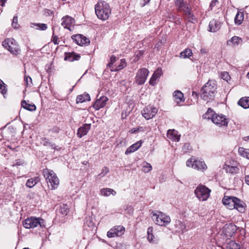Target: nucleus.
<instances>
[{
    "mask_svg": "<svg viewBox=\"0 0 249 249\" xmlns=\"http://www.w3.org/2000/svg\"><path fill=\"white\" fill-rule=\"evenodd\" d=\"M82 35H77L71 36L73 41L78 45L81 46L83 43L82 42Z\"/></svg>",
    "mask_w": 249,
    "mask_h": 249,
    "instance_id": "a19ab883",
    "label": "nucleus"
},
{
    "mask_svg": "<svg viewBox=\"0 0 249 249\" xmlns=\"http://www.w3.org/2000/svg\"><path fill=\"white\" fill-rule=\"evenodd\" d=\"M34 26H36L38 27V28L37 29H39L42 31H45L46 30L48 27L47 24L44 23H31L30 27L31 28H34Z\"/></svg>",
    "mask_w": 249,
    "mask_h": 249,
    "instance_id": "4c0bfd02",
    "label": "nucleus"
},
{
    "mask_svg": "<svg viewBox=\"0 0 249 249\" xmlns=\"http://www.w3.org/2000/svg\"><path fill=\"white\" fill-rule=\"evenodd\" d=\"M117 59L118 58L115 55H111L110 58V62L107 64V67H109L110 70L112 69V67L115 68V65H113V64Z\"/></svg>",
    "mask_w": 249,
    "mask_h": 249,
    "instance_id": "37998d69",
    "label": "nucleus"
},
{
    "mask_svg": "<svg viewBox=\"0 0 249 249\" xmlns=\"http://www.w3.org/2000/svg\"><path fill=\"white\" fill-rule=\"evenodd\" d=\"M43 221L40 218L31 217L23 221V225L26 229L35 228L39 225L42 226Z\"/></svg>",
    "mask_w": 249,
    "mask_h": 249,
    "instance_id": "6e6552de",
    "label": "nucleus"
},
{
    "mask_svg": "<svg viewBox=\"0 0 249 249\" xmlns=\"http://www.w3.org/2000/svg\"><path fill=\"white\" fill-rule=\"evenodd\" d=\"M21 106L25 109L29 111H35L36 109V107L35 104H29L25 100L21 101Z\"/></svg>",
    "mask_w": 249,
    "mask_h": 249,
    "instance_id": "bb28decb",
    "label": "nucleus"
},
{
    "mask_svg": "<svg viewBox=\"0 0 249 249\" xmlns=\"http://www.w3.org/2000/svg\"><path fill=\"white\" fill-rule=\"evenodd\" d=\"M224 168L225 169L227 173H229L231 174H236L239 170V168L236 166L227 164L225 165Z\"/></svg>",
    "mask_w": 249,
    "mask_h": 249,
    "instance_id": "a878e982",
    "label": "nucleus"
},
{
    "mask_svg": "<svg viewBox=\"0 0 249 249\" xmlns=\"http://www.w3.org/2000/svg\"><path fill=\"white\" fill-rule=\"evenodd\" d=\"M44 14L45 16H51L54 14V12L51 10L45 9L44 10Z\"/></svg>",
    "mask_w": 249,
    "mask_h": 249,
    "instance_id": "5fc2aeb1",
    "label": "nucleus"
},
{
    "mask_svg": "<svg viewBox=\"0 0 249 249\" xmlns=\"http://www.w3.org/2000/svg\"><path fill=\"white\" fill-rule=\"evenodd\" d=\"M143 52L142 51H138L135 53L134 61H137L140 58L141 56L142 55Z\"/></svg>",
    "mask_w": 249,
    "mask_h": 249,
    "instance_id": "8fccbe9b",
    "label": "nucleus"
},
{
    "mask_svg": "<svg viewBox=\"0 0 249 249\" xmlns=\"http://www.w3.org/2000/svg\"><path fill=\"white\" fill-rule=\"evenodd\" d=\"M90 100L89 94L84 93L83 94L78 95L76 98V103H82L86 101H89Z\"/></svg>",
    "mask_w": 249,
    "mask_h": 249,
    "instance_id": "393cba45",
    "label": "nucleus"
},
{
    "mask_svg": "<svg viewBox=\"0 0 249 249\" xmlns=\"http://www.w3.org/2000/svg\"><path fill=\"white\" fill-rule=\"evenodd\" d=\"M180 57L183 58H186L187 57H189L192 55V51L190 49H186L183 52H182L180 53Z\"/></svg>",
    "mask_w": 249,
    "mask_h": 249,
    "instance_id": "58836bf2",
    "label": "nucleus"
},
{
    "mask_svg": "<svg viewBox=\"0 0 249 249\" xmlns=\"http://www.w3.org/2000/svg\"><path fill=\"white\" fill-rule=\"evenodd\" d=\"M42 143L43 145L50 147L51 149H54L56 150H58L59 149L58 146L55 145L54 143L50 142L46 138L42 140Z\"/></svg>",
    "mask_w": 249,
    "mask_h": 249,
    "instance_id": "473e14b6",
    "label": "nucleus"
},
{
    "mask_svg": "<svg viewBox=\"0 0 249 249\" xmlns=\"http://www.w3.org/2000/svg\"><path fill=\"white\" fill-rule=\"evenodd\" d=\"M237 230L236 225L230 223L226 224L223 228V231L227 237H232Z\"/></svg>",
    "mask_w": 249,
    "mask_h": 249,
    "instance_id": "f8f14e48",
    "label": "nucleus"
},
{
    "mask_svg": "<svg viewBox=\"0 0 249 249\" xmlns=\"http://www.w3.org/2000/svg\"><path fill=\"white\" fill-rule=\"evenodd\" d=\"M245 180L246 183L249 185V175L245 177Z\"/></svg>",
    "mask_w": 249,
    "mask_h": 249,
    "instance_id": "e2e57ef3",
    "label": "nucleus"
},
{
    "mask_svg": "<svg viewBox=\"0 0 249 249\" xmlns=\"http://www.w3.org/2000/svg\"><path fill=\"white\" fill-rule=\"evenodd\" d=\"M59 129L58 128V127H53L51 131L53 132H54V133H59Z\"/></svg>",
    "mask_w": 249,
    "mask_h": 249,
    "instance_id": "052dcab7",
    "label": "nucleus"
},
{
    "mask_svg": "<svg viewBox=\"0 0 249 249\" xmlns=\"http://www.w3.org/2000/svg\"><path fill=\"white\" fill-rule=\"evenodd\" d=\"M6 1V0H0V5L2 6H3L4 5V4H5Z\"/></svg>",
    "mask_w": 249,
    "mask_h": 249,
    "instance_id": "0e129e2a",
    "label": "nucleus"
},
{
    "mask_svg": "<svg viewBox=\"0 0 249 249\" xmlns=\"http://www.w3.org/2000/svg\"><path fill=\"white\" fill-rule=\"evenodd\" d=\"M242 41L241 38L237 36H233L230 40L227 41V45L229 46H235L241 44Z\"/></svg>",
    "mask_w": 249,
    "mask_h": 249,
    "instance_id": "5701e85b",
    "label": "nucleus"
},
{
    "mask_svg": "<svg viewBox=\"0 0 249 249\" xmlns=\"http://www.w3.org/2000/svg\"><path fill=\"white\" fill-rule=\"evenodd\" d=\"M2 46L13 54L18 55L20 53L19 47L14 38L5 39L2 42Z\"/></svg>",
    "mask_w": 249,
    "mask_h": 249,
    "instance_id": "423d86ee",
    "label": "nucleus"
},
{
    "mask_svg": "<svg viewBox=\"0 0 249 249\" xmlns=\"http://www.w3.org/2000/svg\"><path fill=\"white\" fill-rule=\"evenodd\" d=\"M113 229H115V232L117 236H121L122 235L124 231V228L122 226H117L113 228Z\"/></svg>",
    "mask_w": 249,
    "mask_h": 249,
    "instance_id": "ea45409f",
    "label": "nucleus"
},
{
    "mask_svg": "<svg viewBox=\"0 0 249 249\" xmlns=\"http://www.w3.org/2000/svg\"><path fill=\"white\" fill-rule=\"evenodd\" d=\"M148 73L149 71L147 69L142 68L140 69L138 71L135 77L136 82L138 85L143 84L147 79Z\"/></svg>",
    "mask_w": 249,
    "mask_h": 249,
    "instance_id": "1a4fd4ad",
    "label": "nucleus"
},
{
    "mask_svg": "<svg viewBox=\"0 0 249 249\" xmlns=\"http://www.w3.org/2000/svg\"><path fill=\"white\" fill-rule=\"evenodd\" d=\"M207 166L204 161L196 160L194 161L193 168L198 170L203 171L207 169Z\"/></svg>",
    "mask_w": 249,
    "mask_h": 249,
    "instance_id": "a211bd4d",
    "label": "nucleus"
},
{
    "mask_svg": "<svg viewBox=\"0 0 249 249\" xmlns=\"http://www.w3.org/2000/svg\"><path fill=\"white\" fill-rule=\"evenodd\" d=\"M227 249H240V245L233 241H231L226 245Z\"/></svg>",
    "mask_w": 249,
    "mask_h": 249,
    "instance_id": "72a5a7b5",
    "label": "nucleus"
},
{
    "mask_svg": "<svg viewBox=\"0 0 249 249\" xmlns=\"http://www.w3.org/2000/svg\"><path fill=\"white\" fill-rule=\"evenodd\" d=\"M109 172V169L107 167H104L103 169H102V174H104L103 176L105 175L106 174H107L108 172Z\"/></svg>",
    "mask_w": 249,
    "mask_h": 249,
    "instance_id": "bf43d9fd",
    "label": "nucleus"
},
{
    "mask_svg": "<svg viewBox=\"0 0 249 249\" xmlns=\"http://www.w3.org/2000/svg\"><path fill=\"white\" fill-rule=\"evenodd\" d=\"M212 122L220 126H227L228 124V121L226 116L222 114H215L212 118Z\"/></svg>",
    "mask_w": 249,
    "mask_h": 249,
    "instance_id": "9b49d317",
    "label": "nucleus"
},
{
    "mask_svg": "<svg viewBox=\"0 0 249 249\" xmlns=\"http://www.w3.org/2000/svg\"><path fill=\"white\" fill-rule=\"evenodd\" d=\"M195 160L194 159L191 158L189 160H187L186 161V165L188 167H191L193 168V165H194V161Z\"/></svg>",
    "mask_w": 249,
    "mask_h": 249,
    "instance_id": "4d7b16f0",
    "label": "nucleus"
},
{
    "mask_svg": "<svg viewBox=\"0 0 249 249\" xmlns=\"http://www.w3.org/2000/svg\"><path fill=\"white\" fill-rule=\"evenodd\" d=\"M238 152L242 156L246 157L247 159H249V154L246 151H245V150L244 148L239 147L238 149Z\"/></svg>",
    "mask_w": 249,
    "mask_h": 249,
    "instance_id": "49530a36",
    "label": "nucleus"
},
{
    "mask_svg": "<svg viewBox=\"0 0 249 249\" xmlns=\"http://www.w3.org/2000/svg\"><path fill=\"white\" fill-rule=\"evenodd\" d=\"M95 11L97 17L103 20L107 19L111 14L110 6L106 1H99L95 5Z\"/></svg>",
    "mask_w": 249,
    "mask_h": 249,
    "instance_id": "7ed1b4c3",
    "label": "nucleus"
},
{
    "mask_svg": "<svg viewBox=\"0 0 249 249\" xmlns=\"http://www.w3.org/2000/svg\"><path fill=\"white\" fill-rule=\"evenodd\" d=\"M221 77L223 79L226 80L227 82L230 79V76L229 73L226 71L221 73Z\"/></svg>",
    "mask_w": 249,
    "mask_h": 249,
    "instance_id": "3c124183",
    "label": "nucleus"
},
{
    "mask_svg": "<svg viewBox=\"0 0 249 249\" xmlns=\"http://www.w3.org/2000/svg\"><path fill=\"white\" fill-rule=\"evenodd\" d=\"M200 52L201 53H207V51H206V49H204V48L201 49Z\"/></svg>",
    "mask_w": 249,
    "mask_h": 249,
    "instance_id": "69168bd1",
    "label": "nucleus"
},
{
    "mask_svg": "<svg viewBox=\"0 0 249 249\" xmlns=\"http://www.w3.org/2000/svg\"><path fill=\"white\" fill-rule=\"evenodd\" d=\"M42 173L48 187H51L52 190L56 189L59 184V180L56 174L53 170L47 168L44 169Z\"/></svg>",
    "mask_w": 249,
    "mask_h": 249,
    "instance_id": "20e7f679",
    "label": "nucleus"
},
{
    "mask_svg": "<svg viewBox=\"0 0 249 249\" xmlns=\"http://www.w3.org/2000/svg\"><path fill=\"white\" fill-rule=\"evenodd\" d=\"M126 66V63L125 62V60L124 59H122L120 61V63L119 65L115 64V68L112 67V69H111V71H119L124 67H125Z\"/></svg>",
    "mask_w": 249,
    "mask_h": 249,
    "instance_id": "c756f323",
    "label": "nucleus"
},
{
    "mask_svg": "<svg viewBox=\"0 0 249 249\" xmlns=\"http://www.w3.org/2000/svg\"><path fill=\"white\" fill-rule=\"evenodd\" d=\"M59 212L62 214L66 215L69 212V207L67 204H62L59 207Z\"/></svg>",
    "mask_w": 249,
    "mask_h": 249,
    "instance_id": "f704fd0d",
    "label": "nucleus"
},
{
    "mask_svg": "<svg viewBox=\"0 0 249 249\" xmlns=\"http://www.w3.org/2000/svg\"><path fill=\"white\" fill-rule=\"evenodd\" d=\"M150 0H143V1L144 2L142 4V6H144L145 5V4L146 3H147L148 2H149Z\"/></svg>",
    "mask_w": 249,
    "mask_h": 249,
    "instance_id": "338daca9",
    "label": "nucleus"
},
{
    "mask_svg": "<svg viewBox=\"0 0 249 249\" xmlns=\"http://www.w3.org/2000/svg\"><path fill=\"white\" fill-rule=\"evenodd\" d=\"M115 230V229H113V228L111 229L107 233V237L109 238H112L117 236Z\"/></svg>",
    "mask_w": 249,
    "mask_h": 249,
    "instance_id": "09e8293b",
    "label": "nucleus"
},
{
    "mask_svg": "<svg viewBox=\"0 0 249 249\" xmlns=\"http://www.w3.org/2000/svg\"><path fill=\"white\" fill-rule=\"evenodd\" d=\"M101 194L102 196H108L112 194L114 196L116 194V192L110 188H104L101 190Z\"/></svg>",
    "mask_w": 249,
    "mask_h": 249,
    "instance_id": "2f4dec72",
    "label": "nucleus"
},
{
    "mask_svg": "<svg viewBox=\"0 0 249 249\" xmlns=\"http://www.w3.org/2000/svg\"><path fill=\"white\" fill-rule=\"evenodd\" d=\"M152 169V166L149 163L146 162H143L142 164V171L144 173H148Z\"/></svg>",
    "mask_w": 249,
    "mask_h": 249,
    "instance_id": "e433bc0d",
    "label": "nucleus"
},
{
    "mask_svg": "<svg viewBox=\"0 0 249 249\" xmlns=\"http://www.w3.org/2000/svg\"><path fill=\"white\" fill-rule=\"evenodd\" d=\"M211 190L205 186L199 185L195 191L196 197L200 201H206L210 197Z\"/></svg>",
    "mask_w": 249,
    "mask_h": 249,
    "instance_id": "0eeeda50",
    "label": "nucleus"
},
{
    "mask_svg": "<svg viewBox=\"0 0 249 249\" xmlns=\"http://www.w3.org/2000/svg\"><path fill=\"white\" fill-rule=\"evenodd\" d=\"M6 85L0 79V92L4 95L7 92Z\"/></svg>",
    "mask_w": 249,
    "mask_h": 249,
    "instance_id": "c03bdc74",
    "label": "nucleus"
},
{
    "mask_svg": "<svg viewBox=\"0 0 249 249\" xmlns=\"http://www.w3.org/2000/svg\"><path fill=\"white\" fill-rule=\"evenodd\" d=\"M108 98L104 96H101L99 98L97 99L93 105V107L96 110H98L100 108L104 107L107 104L108 101Z\"/></svg>",
    "mask_w": 249,
    "mask_h": 249,
    "instance_id": "4468645a",
    "label": "nucleus"
},
{
    "mask_svg": "<svg viewBox=\"0 0 249 249\" xmlns=\"http://www.w3.org/2000/svg\"><path fill=\"white\" fill-rule=\"evenodd\" d=\"M216 89L215 81L209 80L202 88L201 98L207 102L213 100L215 96Z\"/></svg>",
    "mask_w": 249,
    "mask_h": 249,
    "instance_id": "f03ea898",
    "label": "nucleus"
},
{
    "mask_svg": "<svg viewBox=\"0 0 249 249\" xmlns=\"http://www.w3.org/2000/svg\"><path fill=\"white\" fill-rule=\"evenodd\" d=\"M80 58V56L79 54L75 53H66L65 60L72 62L74 60H78Z\"/></svg>",
    "mask_w": 249,
    "mask_h": 249,
    "instance_id": "4be33fe9",
    "label": "nucleus"
},
{
    "mask_svg": "<svg viewBox=\"0 0 249 249\" xmlns=\"http://www.w3.org/2000/svg\"><path fill=\"white\" fill-rule=\"evenodd\" d=\"M12 25L15 29H18L19 27V25L18 24V16H15L13 18V22Z\"/></svg>",
    "mask_w": 249,
    "mask_h": 249,
    "instance_id": "de8ad7c7",
    "label": "nucleus"
},
{
    "mask_svg": "<svg viewBox=\"0 0 249 249\" xmlns=\"http://www.w3.org/2000/svg\"><path fill=\"white\" fill-rule=\"evenodd\" d=\"M162 70L161 68H158L156 71L154 72L152 77L151 78L149 83L151 85L153 84L154 81H155L158 77H159L162 74Z\"/></svg>",
    "mask_w": 249,
    "mask_h": 249,
    "instance_id": "c85d7f7f",
    "label": "nucleus"
},
{
    "mask_svg": "<svg viewBox=\"0 0 249 249\" xmlns=\"http://www.w3.org/2000/svg\"><path fill=\"white\" fill-rule=\"evenodd\" d=\"M220 22L215 20H211L209 25V31L211 32H215L220 28Z\"/></svg>",
    "mask_w": 249,
    "mask_h": 249,
    "instance_id": "f3484780",
    "label": "nucleus"
},
{
    "mask_svg": "<svg viewBox=\"0 0 249 249\" xmlns=\"http://www.w3.org/2000/svg\"><path fill=\"white\" fill-rule=\"evenodd\" d=\"M153 228L151 227L147 229V239L150 242L154 241V236L152 234Z\"/></svg>",
    "mask_w": 249,
    "mask_h": 249,
    "instance_id": "79ce46f5",
    "label": "nucleus"
},
{
    "mask_svg": "<svg viewBox=\"0 0 249 249\" xmlns=\"http://www.w3.org/2000/svg\"><path fill=\"white\" fill-rule=\"evenodd\" d=\"M40 180V178L39 177H36L35 178H31L27 180L26 185L27 187L30 188L35 186L38 182Z\"/></svg>",
    "mask_w": 249,
    "mask_h": 249,
    "instance_id": "b1692460",
    "label": "nucleus"
},
{
    "mask_svg": "<svg viewBox=\"0 0 249 249\" xmlns=\"http://www.w3.org/2000/svg\"><path fill=\"white\" fill-rule=\"evenodd\" d=\"M183 0H176L175 2L176 6L177 7L179 5V3H183Z\"/></svg>",
    "mask_w": 249,
    "mask_h": 249,
    "instance_id": "680f3d73",
    "label": "nucleus"
},
{
    "mask_svg": "<svg viewBox=\"0 0 249 249\" xmlns=\"http://www.w3.org/2000/svg\"><path fill=\"white\" fill-rule=\"evenodd\" d=\"M167 136L168 139L171 140L173 141L178 142L180 139V135L178 134V131L176 130H169L167 133Z\"/></svg>",
    "mask_w": 249,
    "mask_h": 249,
    "instance_id": "dca6fc26",
    "label": "nucleus"
},
{
    "mask_svg": "<svg viewBox=\"0 0 249 249\" xmlns=\"http://www.w3.org/2000/svg\"><path fill=\"white\" fill-rule=\"evenodd\" d=\"M191 149V146L190 144L188 143H186L184 144L182 150L185 153H187L189 152Z\"/></svg>",
    "mask_w": 249,
    "mask_h": 249,
    "instance_id": "603ef678",
    "label": "nucleus"
},
{
    "mask_svg": "<svg viewBox=\"0 0 249 249\" xmlns=\"http://www.w3.org/2000/svg\"><path fill=\"white\" fill-rule=\"evenodd\" d=\"M90 124H85L82 126L78 128L77 135L78 137L82 138L83 136L87 135L90 129Z\"/></svg>",
    "mask_w": 249,
    "mask_h": 249,
    "instance_id": "2eb2a0df",
    "label": "nucleus"
},
{
    "mask_svg": "<svg viewBox=\"0 0 249 249\" xmlns=\"http://www.w3.org/2000/svg\"><path fill=\"white\" fill-rule=\"evenodd\" d=\"M81 39L82 42V43H83V44H82L81 46H83L84 45H88L90 42L89 39L87 38L86 37L83 36V35H82Z\"/></svg>",
    "mask_w": 249,
    "mask_h": 249,
    "instance_id": "6e6d98bb",
    "label": "nucleus"
},
{
    "mask_svg": "<svg viewBox=\"0 0 249 249\" xmlns=\"http://www.w3.org/2000/svg\"><path fill=\"white\" fill-rule=\"evenodd\" d=\"M238 104L244 108H249V97H245L241 98L238 101Z\"/></svg>",
    "mask_w": 249,
    "mask_h": 249,
    "instance_id": "cd10ccee",
    "label": "nucleus"
},
{
    "mask_svg": "<svg viewBox=\"0 0 249 249\" xmlns=\"http://www.w3.org/2000/svg\"><path fill=\"white\" fill-rule=\"evenodd\" d=\"M61 25L66 29L71 31V27L74 25V19L70 16H67L61 19Z\"/></svg>",
    "mask_w": 249,
    "mask_h": 249,
    "instance_id": "ddd939ff",
    "label": "nucleus"
},
{
    "mask_svg": "<svg viewBox=\"0 0 249 249\" xmlns=\"http://www.w3.org/2000/svg\"><path fill=\"white\" fill-rule=\"evenodd\" d=\"M142 145L141 141H139L129 147L125 151L126 155L134 152L137 150Z\"/></svg>",
    "mask_w": 249,
    "mask_h": 249,
    "instance_id": "aec40b11",
    "label": "nucleus"
},
{
    "mask_svg": "<svg viewBox=\"0 0 249 249\" xmlns=\"http://www.w3.org/2000/svg\"><path fill=\"white\" fill-rule=\"evenodd\" d=\"M222 202L230 210L236 209L240 213L245 211V203L236 197L224 196Z\"/></svg>",
    "mask_w": 249,
    "mask_h": 249,
    "instance_id": "f257e3e1",
    "label": "nucleus"
},
{
    "mask_svg": "<svg viewBox=\"0 0 249 249\" xmlns=\"http://www.w3.org/2000/svg\"><path fill=\"white\" fill-rule=\"evenodd\" d=\"M158 109L151 106L146 107L142 111V116L146 119H152L157 113Z\"/></svg>",
    "mask_w": 249,
    "mask_h": 249,
    "instance_id": "9d476101",
    "label": "nucleus"
},
{
    "mask_svg": "<svg viewBox=\"0 0 249 249\" xmlns=\"http://www.w3.org/2000/svg\"><path fill=\"white\" fill-rule=\"evenodd\" d=\"M52 30L53 31V36H52V41L54 43V44H58V42H57V40L58 39V37L57 36H55L54 34V27H53L52 28Z\"/></svg>",
    "mask_w": 249,
    "mask_h": 249,
    "instance_id": "864d4df0",
    "label": "nucleus"
},
{
    "mask_svg": "<svg viewBox=\"0 0 249 249\" xmlns=\"http://www.w3.org/2000/svg\"><path fill=\"white\" fill-rule=\"evenodd\" d=\"M152 218L153 220L158 225L161 226H166L171 221L170 216L162 212H152Z\"/></svg>",
    "mask_w": 249,
    "mask_h": 249,
    "instance_id": "39448f33",
    "label": "nucleus"
},
{
    "mask_svg": "<svg viewBox=\"0 0 249 249\" xmlns=\"http://www.w3.org/2000/svg\"><path fill=\"white\" fill-rule=\"evenodd\" d=\"M192 95L193 96H195V95L196 97H197V96H198L197 93L196 92H195V91H193L192 92Z\"/></svg>",
    "mask_w": 249,
    "mask_h": 249,
    "instance_id": "774afa93",
    "label": "nucleus"
},
{
    "mask_svg": "<svg viewBox=\"0 0 249 249\" xmlns=\"http://www.w3.org/2000/svg\"><path fill=\"white\" fill-rule=\"evenodd\" d=\"M219 4L217 0H213L210 5V9L211 10H215V8H217Z\"/></svg>",
    "mask_w": 249,
    "mask_h": 249,
    "instance_id": "a18cd8bd",
    "label": "nucleus"
},
{
    "mask_svg": "<svg viewBox=\"0 0 249 249\" xmlns=\"http://www.w3.org/2000/svg\"><path fill=\"white\" fill-rule=\"evenodd\" d=\"M241 10H238L234 18L236 25H239L242 24L244 18V14Z\"/></svg>",
    "mask_w": 249,
    "mask_h": 249,
    "instance_id": "412c9836",
    "label": "nucleus"
},
{
    "mask_svg": "<svg viewBox=\"0 0 249 249\" xmlns=\"http://www.w3.org/2000/svg\"><path fill=\"white\" fill-rule=\"evenodd\" d=\"M177 8L178 11H183L186 14H188V18H191L193 16L192 14L190 12V9L189 5L187 3H185L184 2L179 3V5L177 6Z\"/></svg>",
    "mask_w": 249,
    "mask_h": 249,
    "instance_id": "6ab92c4d",
    "label": "nucleus"
},
{
    "mask_svg": "<svg viewBox=\"0 0 249 249\" xmlns=\"http://www.w3.org/2000/svg\"><path fill=\"white\" fill-rule=\"evenodd\" d=\"M174 96L175 98V101L177 103H179L183 101V94L180 91H175L174 93Z\"/></svg>",
    "mask_w": 249,
    "mask_h": 249,
    "instance_id": "7c9ffc66",
    "label": "nucleus"
},
{
    "mask_svg": "<svg viewBox=\"0 0 249 249\" xmlns=\"http://www.w3.org/2000/svg\"><path fill=\"white\" fill-rule=\"evenodd\" d=\"M24 80L26 82L27 86L30 85L32 84V78L30 76H25Z\"/></svg>",
    "mask_w": 249,
    "mask_h": 249,
    "instance_id": "13d9d810",
    "label": "nucleus"
},
{
    "mask_svg": "<svg viewBox=\"0 0 249 249\" xmlns=\"http://www.w3.org/2000/svg\"><path fill=\"white\" fill-rule=\"evenodd\" d=\"M213 111L211 108H209L207 111L203 115V117L204 119H211L212 120L213 117L214 116Z\"/></svg>",
    "mask_w": 249,
    "mask_h": 249,
    "instance_id": "c9c22d12",
    "label": "nucleus"
}]
</instances>
